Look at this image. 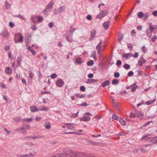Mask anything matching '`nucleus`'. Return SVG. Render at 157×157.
I'll return each instance as SVG.
<instances>
[{
    "label": "nucleus",
    "mask_w": 157,
    "mask_h": 157,
    "mask_svg": "<svg viewBox=\"0 0 157 157\" xmlns=\"http://www.w3.org/2000/svg\"><path fill=\"white\" fill-rule=\"evenodd\" d=\"M149 29H147L146 34L147 36L150 38L152 36L153 32L155 29H157V25H152L151 23H149Z\"/></svg>",
    "instance_id": "f257e3e1"
},
{
    "label": "nucleus",
    "mask_w": 157,
    "mask_h": 157,
    "mask_svg": "<svg viewBox=\"0 0 157 157\" xmlns=\"http://www.w3.org/2000/svg\"><path fill=\"white\" fill-rule=\"evenodd\" d=\"M14 40L16 43L22 42L23 41V37L21 33H18L15 35Z\"/></svg>",
    "instance_id": "f03ea898"
},
{
    "label": "nucleus",
    "mask_w": 157,
    "mask_h": 157,
    "mask_svg": "<svg viewBox=\"0 0 157 157\" xmlns=\"http://www.w3.org/2000/svg\"><path fill=\"white\" fill-rule=\"evenodd\" d=\"M30 129V127L29 125L27 124L25 125V126H23L21 128H20V133H23L25 135L27 133V129L29 130Z\"/></svg>",
    "instance_id": "7ed1b4c3"
},
{
    "label": "nucleus",
    "mask_w": 157,
    "mask_h": 157,
    "mask_svg": "<svg viewBox=\"0 0 157 157\" xmlns=\"http://www.w3.org/2000/svg\"><path fill=\"white\" fill-rule=\"evenodd\" d=\"M77 152L78 151H74L71 149H68L67 154L71 157H77Z\"/></svg>",
    "instance_id": "20e7f679"
},
{
    "label": "nucleus",
    "mask_w": 157,
    "mask_h": 157,
    "mask_svg": "<svg viewBox=\"0 0 157 157\" xmlns=\"http://www.w3.org/2000/svg\"><path fill=\"white\" fill-rule=\"evenodd\" d=\"M73 34L71 33H70L67 32L65 38L66 40L70 42H71L73 41Z\"/></svg>",
    "instance_id": "39448f33"
},
{
    "label": "nucleus",
    "mask_w": 157,
    "mask_h": 157,
    "mask_svg": "<svg viewBox=\"0 0 157 157\" xmlns=\"http://www.w3.org/2000/svg\"><path fill=\"white\" fill-rule=\"evenodd\" d=\"M91 115V114L89 113H86L84 114V117L81 118L80 120L82 121H90V118L87 116V115Z\"/></svg>",
    "instance_id": "423d86ee"
},
{
    "label": "nucleus",
    "mask_w": 157,
    "mask_h": 157,
    "mask_svg": "<svg viewBox=\"0 0 157 157\" xmlns=\"http://www.w3.org/2000/svg\"><path fill=\"white\" fill-rule=\"evenodd\" d=\"M107 11L106 10L103 11L100 13L99 14H98L96 16V18H98L99 19H101L105 16V14L107 13Z\"/></svg>",
    "instance_id": "0eeeda50"
},
{
    "label": "nucleus",
    "mask_w": 157,
    "mask_h": 157,
    "mask_svg": "<svg viewBox=\"0 0 157 157\" xmlns=\"http://www.w3.org/2000/svg\"><path fill=\"white\" fill-rule=\"evenodd\" d=\"M31 37V35L29 33L26 34L25 36V41L26 45L28 44L30 42V38Z\"/></svg>",
    "instance_id": "6e6552de"
},
{
    "label": "nucleus",
    "mask_w": 157,
    "mask_h": 157,
    "mask_svg": "<svg viewBox=\"0 0 157 157\" xmlns=\"http://www.w3.org/2000/svg\"><path fill=\"white\" fill-rule=\"evenodd\" d=\"M90 38L89 39V40L91 41L93 40L96 36V32L95 30H93L91 32Z\"/></svg>",
    "instance_id": "1a4fd4ad"
},
{
    "label": "nucleus",
    "mask_w": 157,
    "mask_h": 157,
    "mask_svg": "<svg viewBox=\"0 0 157 157\" xmlns=\"http://www.w3.org/2000/svg\"><path fill=\"white\" fill-rule=\"evenodd\" d=\"M64 125H66L67 128L70 130H74V129L75 128V127L74 126V125H75L74 124L67 123L64 124Z\"/></svg>",
    "instance_id": "9d476101"
},
{
    "label": "nucleus",
    "mask_w": 157,
    "mask_h": 157,
    "mask_svg": "<svg viewBox=\"0 0 157 157\" xmlns=\"http://www.w3.org/2000/svg\"><path fill=\"white\" fill-rule=\"evenodd\" d=\"M56 85L58 87H61L64 85V82L61 79L58 80L56 81Z\"/></svg>",
    "instance_id": "9b49d317"
},
{
    "label": "nucleus",
    "mask_w": 157,
    "mask_h": 157,
    "mask_svg": "<svg viewBox=\"0 0 157 157\" xmlns=\"http://www.w3.org/2000/svg\"><path fill=\"white\" fill-rule=\"evenodd\" d=\"M102 42V41H101L97 45L96 47V49L98 50V53L99 55L100 54L102 45L101 44Z\"/></svg>",
    "instance_id": "f8f14e48"
},
{
    "label": "nucleus",
    "mask_w": 157,
    "mask_h": 157,
    "mask_svg": "<svg viewBox=\"0 0 157 157\" xmlns=\"http://www.w3.org/2000/svg\"><path fill=\"white\" fill-rule=\"evenodd\" d=\"M34 156V155L31 153H30L29 154H26L24 155H19L18 157H33Z\"/></svg>",
    "instance_id": "ddd939ff"
},
{
    "label": "nucleus",
    "mask_w": 157,
    "mask_h": 157,
    "mask_svg": "<svg viewBox=\"0 0 157 157\" xmlns=\"http://www.w3.org/2000/svg\"><path fill=\"white\" fill-rule=\"evenodd\" d=\"M87 154L84 152H77V157H87Z\"/></svg>",
    "instance_id": "4468645a"
},
{
    "label": "nucleus",
    "mask_w": 157,
    "mask_h": 157,
    "mask_svg": "<svg viewBox=\"0 0 157 157\" xmlns=\"http://www.w3.org/2000/svg\"><path fill=\"white\" fill-rule=\"evenodd\" d=\"M131 88V91L133 92L136 90V89L137 88L138 86L137 85L136 83H134L132 85L130 86Z\"/></svg>",
    "instance_id": "2eb2a0df"
},
{
    "label": "nucleus",
    "mask_w": 157,
    "mask_h": 157,
    "mask_svg": "<svg viewBox=\"0 0 157 157\" xmlns=\"http://www.w3.org/2000/svg\"><path fill=\"white\" fill-rule=\"evenodd\" d=\"M2 35L4 37H7L9 35V33L6 29H4L2 32Z\"/></svg>",
    "instance_id": "dca6fc26"
},
{
    "label": "nucleus",
    "mask_w": 157,
    "mask_h": 157,
    "mask_svg": "<svg viewBox=\"0 0 157 157\" xmlns=\"http://www.w3.org/2000/svg\"><path fill=\"white\" fill-rule=\"evenodd\" d=\"M132 56V54L131 53H124L123 55V58H125L126 59H128L130 57H131Z\"/></svg>",
    "instance_id": "f3484780"
},
{
    "label": "nucleus",
    "mask_w": 157,
    "mask_h": 157,
    "mask_svg": "<svg viewBox=\"0 0 157 157\" xmlns=\"http://www.w3.org/2000/svg\"><path fill=\"white\" fill-rule=\"evenodd\" d=\"M12 70L11 68L9 67H7L5 70V72L7 74H11Z\"/></svg>",
    "instance_id": "a211bd4d"
},
{
    "label": "nucleus",
    "mask_w": 157,
    "mask_h": 157,
    "mask_svg": "<svg viewBox=\"0 0 157 157\" xmlns=\"http://www.w3.org/2000/svg\"><path fill=\"white\" fill-rule=\"evenodd\" d=\"M97 80L93 79H89L86 81V83L88 84H90L93 82H96L97 81Z\"/></svg>",
    "instance_id": "6ab92c4d"
},
{
    "label": "nucleus",
    "mask_w": 157,
    "mask_h": 157,
    "mask_svg": "<svg viewBox=\"0 0 157 157\" xmlns=\"http://www.w3.org/2000/svg\"><path fill=\"white\" fill-rule=\"evenodd\" d=\"M53 5H54V3H53V1L52 0L48 4V5L46 7L48 9H50L52 8L53 6Z\"/></svg>",
    "instance_id": "aec40b11"
},
{
    "label": "nucleus",
    "mask_w": 157,
    "mask_h": 157,
    "mask_svg": "<svg viewBox=\"0 0 157 157\" xmlns=\"http://www.w3.org/2000/svg\"><path fill=\"white\" fill-rule=\"evenodd\" d=\"M75 30V29L72 26H71L70 27V29H69L67 32L70 33H71L73 34V33Z\"/></svg>",
    "instance_id": "412c9836"
},
{
    "label": "nucleus",
    "mask_w": 157,
    "mask_h": 157,
    "mask_svg": "<svg viewBox=\"0 0 157 157\" xmlns=\"http://www.w3.org/2000/svg\"><path fill=\"white\" fill-rule=\"evenodd\" d=\"M136 117H139L143 115V113L140 111H136L135 113Z\"/></svg>",
    "instance_id": "4be33fe9"
},
{
    "label": "nucleus",
    "mask_w": 157,
    "mask_h": 157,
    "mask_svg": "<svg viewBox=\"0 0 157 157\" xmlns=\"http://www.w3.org/2000/svg\"><path fill=\"white\" fill-rule=\"evenodd\" d=\"M109 22L108 21H106L103 23V26L105 30H106L108 29L109 26Z\"/></svg>",
    "instance_id": "5701e85b"
},
{
    "label": "nucleus",
    "mask_w": 157,
    "mask_h": 157,
    "mask_svg": "<svg viewBox=\"0 0 157 157\" xmlns=\"http://www.w3.org/2000/svg\"><path fill=\"white\" fill-rule=\"evenodd\" d=\"M44 126L45 127L46 129H49L51 128L50 125V123L49 122H47L46 123L44 124Z\"/></svg>",
    "instance_id": "b1692460"
},
{
    "label": "nucleus",
    "mask_w": 157,
    "mask_h": 157,
    "mask_svg": "<svg viewBox=\"0 0 157 157\" xmlns=\"http://www.w3.org/2000/svg\"><path fill=\"white\" fill-rule=\"evenodd\" d=\"M109 80H107L105 81L104 82H103L101 84V85L102 87H105L107 85H109Z\"/></svg>",
    "instance_id": "393cba45"
},
{
    "label": "nucleus",
    "mask_w": 157,
    "mask_h": 157,
    "mask_svg": "<svg viewBox=\"0 0 157 157\" xmlns=\"http://www.w3.org/2000/svg\"><path fill=\"white\" fill-rule=\"evenodd\" d=\"M150 135L148 134H147L145 136H143L141 138V139L143 140L144 139H146V140H149L150 139H152V138L149 137V136Z\"/></svg>",
    "instance_id": "a878e982"
},
{
    "label": "nucleus",
    "mask_w": 157,
    "mask_h": 157,
    "mask_svg": "<svg viewBox=\"0 0 157 157\" xmlns=\"http://www.w3.org/2000/svg\"><path fill=\"white\" fill-rule=\"evenodd\" d=\"M30 109L32 112H35L39 110L36 107L34 106H31L30 107Z\"/></svg>",
    "instance_id": "bb28decb"
},
{
    "label": "nucleus",
    "mask_w": 157,
    "mask_h": 157,
    "mask_svg": "<svg viewBox=\"0 0 157 157\" xmlns=\"http://www.w3.org/2000/svg\"><path fill=\"white\" fill-rule=\"evenodd\" d=\"M21 120L24 122H30L33 120V119L31 118H25L22 119Z\"/></svg>",
    "instance_id": "cd10ccee"
},
{
    "label": "nucleus",
    "mask_w": 157,
    "mask_h": 157,
    "mask_svg": "<svg viewBox=\"0 0 157 157\" xmlns=\"http://www.w3.org/2000/svg\"><path fill=\"white\" fill-rule=\"evenodd\" d=\"M67 152L65 153H61L58 154L59 157H68Z\"/></svg>",
    "instance_id": "c85d7f7f"
},
{
    "label": "nucleus",
    "mask_w": 157,
    "mask_h": 157,
    "mask_svg": "<svg viewBox=\"0 0 157 157\" xmlns=\"http://www.w3.org/2000/svg\"><path fill=\"white\" fill-rule=\"evenodd\" d=\"M75 61L76 63L79 64H81L82 62V59L80 57H78L76 58Z\"/></svg>",
    "instance_id": "c756f323"
},
{
    "label": "nucleus",
    "mask_w": 157,
    "mask_h": 157,
    "mask_svg": "<svg viewBox=\"0 0 157 157\" xmlns=\"http://www.w3.org/2000/svg\"><path fill=\"white\" fill-rule=\"evenodd\" d=\"M59 10L58 11V12L59 13H61L64 11L65 9V7L64 6H60L59 8Z\"/></svg>",
    "instance_id": "7c9ffc66"
},
{
    "label": "nucleus",
    "mask_w": 157,
    "mask_h": 157,
    "mask_svg": "<svg viewBox=\"0 0 157 157\" xmlns=\"http://www.w3.org/2000/svg\"><path fill=\"white\" fill-rule=\"evenodd\" d=\"M121 123V124L123 125H124L125 124V121L123 120V119H122L120 117V118H118V120Z\"/></svg>",
    "instance_id": "2f4dec72"
},
{
    "label": "nucleus",
    "mask_w": 157,
    "mask_h": 157,
    "mask_svg": "<svg viewBox=\"0 0 157 157\" xmlns=\"http://www.w3.org/2000/svg\"><path fill=\"white\" fill-rule=\"evenodd\" d=\"M13 120L15 121L19 122L21 121V118L20 117L16 116L14 117L13 118Z\"/></svg>",
    "instance_id": "473e14b6"
},
{
    "label": "nucleus",
    "mask_w": 157,
    "mask_h": 157,
    "mask_svg": "<svg viewBox=\"0 0 157 157\" xmlns=\"http://www.w3.org/2000/svg\"><path fill=\"white\" fill-rule=\"evenodd\" d=\"M14 17H18L20 18L21 19L23 20H25V19L23 16L21 15V14H19L17 15H16L14 16Z\"/></svg>",
    "instance_id": "72a5a7b5"
},
{
    "label": "nucleus",
    "mask_w": 157,
    "mask_h": 157,
    "mask_svg": "<svg viewBox=\"0 0 157 157\" xmlns=\"http://www.w3.org/2000/svg\"><path fill=\"white\" fill-rule=\"evenodd\" d=\"M124 37V35L122 34H120L118 36V40L119 42H121Z\"/></svg>",
    "instance_id": "f704fd0d"
},
{
    "label": "nucleus",
    "mask_w": 157,
    "mask_h": 157,
    "mask_svg": "<svg viewBox=\"0 0 157 157\" xmlns=\"http://www.w3.org/2000/svg\"><path fill=\"white\" fill-rule=\"evenodd\" d=\"M156 101L155 99H154L153 100L147 101V102H145V104L147 105H150L151 104L154 102L155 101Z\"/></svg>",
    "instance_id": "c9c22d12"
},
{
    "label": "nucleus",
    "mask_w": 157,
    "mask_h": 157,
    "mask_svg": "<svg viewBox=\"0 0 157 157\" xmlns=\"http://www.w3.org/2000/svg\"><path fill=\"white\" fill-rule=\"evenodd\" d=\"M123 67L126 70H128L130 68V65L127 64V63H125Z\"/></svg>",
    "instance_id": "e433bc0d"
},
{
    "label": "nucleus",
    "mask_w": 157,
    "mask_h": 157,
    "mask_svg": "<svg viewBox=\"0 0 157 157\" xmlns=\"http://www.w3.org/2000/svg\"><path fill=\"white\" fill-rule=\"evenodd\" d=\"M131 35L132 36H133L134 37H135L136 35V32L135 30H134V29L132 30L131 31Z\"/></svg>",
    "instance_id": "4c0bfd02"
},
{
    "label": "nucleus",
    "mask_w": 157,
    "mask_h": 157,
    "mask_svg": "<svg viewBox=\"0 0 157 157\" xmlns=\"http://www.w3.org/2000/svg\"><path fill=\"white\" fill-rule=\"evenodd\" d=\"M94 61L93 60H90L87 63V65L89 66H91L93 65Z\"/></svg>",
    "instance_id": "58836bf2"
},
{
    "label": "nucleus",
    "mask_w": 157,
    "mask_h": 157,
    "mask_svg": "<svg viewBox=\"0 0 157 157\" xmlns=\"http://www.w3.org/2000/svg\"><path fill=\"white\" fill-rule=\"evenodd\" d=\"M40 111H48L49 110V109L46 106H44L42 108H41L40 109H39Z\"/></svg>",
    "instance_id": "ea45409f"
},
{
    "label": "nucleus",
    "mask_w": 157,
    "mask_h": 157,
    "mask_svg": "<svg viewBox=\"0 0 157 157\" xmlns=\"http://www.w3.org/2000/svg\"><path fill=\"white\" fill-rule=\"evenodd\" d=\"M79 96V94H75L73 96L71 97V99L73 100H74L75 99L78 98Z\"/></svg>",
    "instance_id": "a19ab883"
},
{
    "label": "nucleus",
    "mask_w": 157,
    "mask_h": 157,
    "mask_svg": "<svg viewBox=\"0 0 157 157\" xmlns=\"http://www.w3.org/2000/svg\"><path fill=\"white\" fill-rule=\"evenodd\" d=\"M72 133H73V134H77V135H78V134H79L77 132H75L63 133V134H72Z\"/></svg>",
    "instance_id": "79ce46f5"
},
{
    "label": "nucleus",
    "mask_w": 157,
    "mask_h": 157,
    "mask_svg": "<svg viewBox=\"0 0 157 157\" xmlns=\"http://www.w3.org/2000/svg\"><path fill=\"white\" fill-rule=\"evenodd\" d=\"M78 112H77L76 113H73V114L71 115V117L75 118L78 116Z\"/></svg>",
    "instance_id": "37998d69"
},
{
    "label": "nucleus",
    "mask_w": 157,
    "mask_h": 157,
    "mask_svg": "<svg viewBox=\"0 0 157 157\" xmlns=\"http://www.w3.org/2000/svg\"><path fill=\"white\" fill-rule=\"evenodd\" d=\"M144 14L142 12H139L138 14V16L140 18H141L143 17L144 16Z\"/></svg>",
    "instance_id": "c03bdc74"
},
{
    "label": "nucleus",
    "mask_w": 157,
    "mask_h": 157,
    "mask_svg": "<svg viewBox=\"0 0 157 157\" xmlns=\"http://www.w3.org/2000/svg\"><path fill=\"white\" fill-rule=\"evenodd\" d=\"M118 82L119 81L117 79H115L113 80L112 83L113 84H115L118 83Z\"/></svg>",
    "instance_id": "a18cd8bd"
},
{
    "label": "nucleus",
    "mask_w": 157,
    "mask_h": 157,
    "mask_svg": "<svg viewBox=\"0 0 157 157\" xmlns=\"http://www.w3.org/2000/svg\"><path fill=\"white\" fill-rule=\"evenodd\" d=\"M5 6L6 9H8L9 8L10 6V5L9 3L7 1H6L5 4Z\"/></svg>",
    "instance_id": "49530a36"
},
{
    "label": "nucleus",
    "mask_w": 157,
    "mask_h": 157,
    "mask_svg": "<svg viewBox=\"0 0 157 157\" xmlns=\"http://www.w3.org/2000/svg\"><path fill=\"white\" fill-rule=\"evenodd\" d=\"M8 57L9 58H10V59H13V56L12 55L11 52L10 51H9L8 52Z\"/></svg>",
    "instance_id": "de8ad7c7"
},
{
    "label": "nucleus",
    "mask_w": 157,
    "mask_h": 157,
    "mask_svg": "<svg viewBox=\"0 0 157 157\" xmlns=\"http://www.w3.org/2000/svg\"><path fill=\"white\" fill-rule=\"evenodd\" d=\"M113 119L114 120H118V118H120V117H118V116L116 115L113 114L112 116Z\"/></svg>",
    "instance_id": "09e8293b"
},
{
    "label": "nucleus",
    "mask_w": 157,
    "mask_h": 157,
    "mask_svg": "<svg viewBox=\"0 0 157 157\" xmlns=\"http://www.w3.org/2000/svg\"><path fill=\"white\" fill-rule=\"evenodd\" d=\"M0 87L3 88H6V86L5 84L2 82H0Z\"/></svg>",
    "instance_id": "8fccbe9b"
},
{
    "label": "nucleus",
    "mask_w": 157,
    "mask_h": 157,
    "mask_svg": "<svg viewBox=\"0 0 157 157\" xmlns=\"http://www.w3.org/2000/svg\"><path fill=\"white\" fill-rule=\"evenodd\" d=\"M43 18L40 16H38V22H41L43 21Z\"/></svg>",
    "instance_id": "3c124183"
},
{
    "label": "nucleus",
    "mask_w": 157,
    "mask_h": 157,
    "mask_svg": "<svg viewBox=\"0 0 157 157\" xmlns=\"http://www.w3.org/2000/svg\"><path fill=\"white\" fill-rule=\"evenodd\" d=\"M142 51L143 52L145 53L146 52V51L147 50V49L146 47L144 46H143L142 48Z\"/></svg>",
    "instance_id": "603ef678"
},
{
    "label": "nucleus",
    "mask_w": 157,
    "mask_h": 157,
    "mask_svg": "<svg viewBox=\"0 0 157 157\" xmlns=\"http://www.w3.org/2000/svg\"><path fill=\"white\" fill-rule=\"evenodd\" d=\"M34 75L33 73L32 72V71H29V77L31 79H32L33 78Z\"/></svg>",
    "instance_id": "864d4df0"
},
{
    "label": "nucleus",
    "mask_w": 157,
    "mask_h": 157,
    "mask_svg": "<svg viewBox=\"0 0 157 157\" xmlns=\"http://www.w3.org/2000/svg\"><path fill=\"white\" fill-rule=\"evenodd\" d=\"M114 76L115 78H118L120 76V74L119 72H115L114 74Z\"/></svg>",
    "instance_id": "5fc2aeb1"
},
{
    "label": "nucleus",
    "mask_w": 157,
    "mask_h": 157,
    "mask_svg": "<svg viewBox=\"0 0 157 157\" xmlns=\"http://www.w3.org/2000/svg\"><path fill=\"white\" fill-rule=\"evenodd\" d=\"M21 81L23 84L25 85L26 86L27 85L26 81L25 79H24L23 78H21Z\"/></svg>",
    "instance_id": "6e6d98bb"
},
{
    "label": "nucleus",
    "mask_w": 157,
    "mask_h": 157,
    "mask_svg": "<svg viewBox=\"0 0 157 157\" xmlns=\"http://www.w3.org/2000/svg\"><path fill=\"white\" fill-rule=\"evenodd\" d=\"M54 24L53 22H50L48 24V26L50 28H52L54 26Z\"/></svg>",
    "instance_id": "4d7b16f0"
},
{
    "label": "nucleus",
    "mask_w": 157,
    "mask_h": 157,
    "mask_svg": "<svg viewBox=\"0 0 157 157\" xmlns=\"http://www.w3.org/2000/svg\"><path fill=\"white\" fill-rule=\"evenodd\" d=\"M57 76V75L55 73L52 74L51 75V78H56Z\"/></svg>",
    "instance_id": "13d9d810"
},
{
    "label": "nucleus",
    "mask_w": 157,
    "mask_h": 157,
    "mask_svg": "<svg viewBox=\"0 0 157 157\" xmlns=\"http://www.w3.org/2000/svg\"><path fill=\"white\" fill-rule=\"evenodd\" d=\"M157 39V36L156 35L154 36L151 39V41L153 42Z\"/></svg>",
    "instance_id": "bf43d9fd"
},
{
    "label": "nucleus",
    "mask_w": 157,
    "mask_h": 157,
    "mask_svg": "<svg viewBox=\"0 0 157 157\" xmlns=\"http://www.w3.org/2000/svg\"><path fill=\"white\" fill-rule=\"evenodd\" d=\"M143 62L140 59L138 61V64L140 66H141L143 65Z\"/></svg>",
    "instance_id": "052dcab7"
},
{
    "label": "nucleus",
    "mask_w": 157,
    "mask_h": 157,
    "mask_svg": "<svg viewBox=\"0 0 157 157\" xmlns=\"http://www.w3.org/2000/svg\"><path fill=\"white\" fill-rule=\"evenodd\" d=\"M127 91H126L124 90V91H122L121 92H120L119 95H120L122 96V95H124V94H127Z\"/></svg>",
    "instance_id": "680f3d73"
},
{
    "label": "nucleus",
    "mask_w": 157,
    "mask_h": 157,
    "mask_svg": "<svg viewBox=\"0 0 157 157\" xmlns=\"http://www.w3.org/2000/svg\"><path fill=\"white\" fill-rule=\"evenodd\" d=\"M121 60H118L117 61L116 65L117 66H120L121 65Z\"/></svg>",
    "instance_id": "e2e57ef3"
},
{
    "label": "nucleus",
    "mask_w": 157,
    "mask_h": 157,
    "mask_svg": "<svg viewBox=\"0 0 157 157\" xmlns=\"http://www.w3.org/2000/svg\"><path fill=\"white\" fill-rule=\"evenodd\" d=\"M133 75V72L132 71H130L129 72L128 74V76H131Z\"/></svg>",
    "instance_id": "0e129e2a"
},
{
    "label": "nucleus",
    "mask_w": 157,
    "mask_h": 157,
    "mask_svg": "<svg viewBox=\"0 0 157 157\" xmlns=\"http://www.w3.org/2000/svg\"><path fill=\"white\" fill-rule=\"evenodd\" d=\"M31 28L32 29L33 31L36 30L37 29L36 27V25H32L31 27Z\"/></svg>",
    "instance_id": "69168bd1"
},
{
    "label": "nucleus",
    "mask_w": 157,
    "mask_h": 157,
    "mask_svg": "<svg viewBox=\"0 0 157 157\" xmlns=\"http://www.w3.org/2000/svg\"><path fill=\"white\" fill-rule=\"evenodd\" d=\"M86 19L89 20H91L92 19L91 16L90 15H88L86 17Z\"/></svg>",
    "instance_id": "338daca9"
},
{
    "label": "nucleus",
    "mask_w": 157,
    "mask_h": 157,
    "mask_svg": "<svg viewBox=\"0 0 157 157\" xmlns=\"http://www.w3.org/2000/svg\"><path fill=\"white\" fill-rule=\"evenodd\" d=\"M127 46L128 48L132 49L133 48V46L131 44L128 43Z\"/></svg>",
    "instance_id": "774afa93"
}]
</instances>
